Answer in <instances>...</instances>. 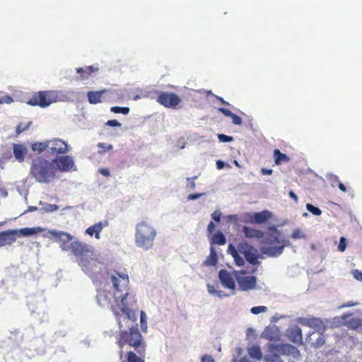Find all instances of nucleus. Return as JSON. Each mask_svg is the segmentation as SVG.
<instances>
[{
  "label": "nucleus",
  "mask_w": 362,
  "mask_h": 362,
  "mask_svg": "<svg viewBox=\"0 0 362 362\" xmlns=\"http://www.w3.org/2000/svg\"><path fill=\"white\" fill-rule=\"evenodd\" d=\"M338 187H339V189L341 190L342 192H346V188L343 183L339 182L338 185Z\"/></svg>",
  "instance_id": "obj_61"
},
{
  "label": "nucleus",
  "mask_w": 362,
  "mask_h": 362,
  "mask_svg": "<svg viewBox=\"0 0 362 362\" xmlns=\"http://www.w3.org/2000/svg\"><path fill=\"white\" fill-rule=\"evenodd\" d=\"M302 323L305 326L315 329L319 332H324L326 328L323 321L319 318H304Z\"/></svg>",
  "instance_id": "obj_18"
},
{
  "label": "nucleus",
  "mask_w": 362,
  "mask_h": 362,
  "mask_svg": "<svg viewBox=\"0 0 362 362\" xmlns=\"http://www.w3.org/2000/svg\"><path fill=\"white\" fill-rule=\"evenodd\" d=\"M49 206H50V208H51V209H50V211H56V210H57V209H58V208H59V207H58V206H57V205H55V204L49 205Z\"/></svg>",
  "instance_id": "obj_63"
},
{
  "label": "nucleus",
  "mask_w": 362,
  "mask_h": 362,
  "mask_svg": "<svg viewBox=\"0 0 362 362\" xmlns=\"http://www.w3.org/2000/svg\"><path fill=\"white\" fill-rule=\"evenodd\" d=\"M218 139L219 141L226 143V142H230L233 141V138L230 136H227L226 134H218Z\"/></svg>",
  "instance_id": "obj_43"
},
{
  "label": "nucleus",
  "mask_w": 362,
  "mask_h": 362,
  "mask_svg": "<svg viewBox=\"0 0 362 362\" xmlns=\"http://www.w3.org/2000/svg\"><path fill=\"white\" fill-rule=\"evenodd\" d=\"M306 209L309 212L315 216H320L322 214V211L319 208L313 206L311 204H307Z\"/></svg>",
  "instance_id": "obj_37"
},
{
  "label": "nucleus",
  "mask_w": 362,
  "mask_h": 362,
  "mask_svg": "<svg viewBox=\"0 0 362 362\" xmlns=\"http://www.w3.org/2000/svg\"><path fill=\"white\" fill-rule=\"evenodd\" d=\"M98 147L100 148H103L104 150V151H110V150L112 149V146L111 144H109L108 146H107L104 143H99Z\"/></svg>",
  "instance_id": "obj_54"
},
{
  "label": "nucleus",
  "mask_w": 362,
  "mask_h": 362,
  "mask_svg": "<svg viewBox=\"0 0 362 362\" xmlns=\"http://www.w3.org/2000/svg\"><path fill=\"white\" fill-rule=\"evenodd\" d=\"M107 278L110 279L112 287L117 293H121L119 297L113 296L110 291H100L97 295V300L100 306H106L111 304L110 309L116 317L119 327H123L122 325V316L126 317L135 322L137 319L136 312L130 309L128 300L136 303L134 296L128 292L129 279L127 274L120 272L116 269H109L106 272Z\"/></svg>",
  "instance_id": "obj_1"
},
{
  "label": "nucleus",
  "mask_w": 362,
  "mask_h": 362,
  "mask_svg": "<svg viewBox=\"0 0 362 362\" xmlns=\"http://www.w3.org/2000/svg\"><path fill=\"white\" fill-rule=\"evenodd\" d=\"M106 124L110 127H120L121 124L116 119H110L106 122Z\"/></svg>",
  "instance_id": "obj_53"
},
{
  "label": "nucleus",
  "mask_w": 362,
  "mask_h": 362,
  "mask_svg": "<svg viewBox=\"0 0 362 362\" xmlns=\"http://www.w3.org/2000/svg\"><path fill=\"white\" fill-rule=\"evenodd\" d=\"M269 230L270 232L264 238V243L268 245L262 247L261 252L268 257H276L283 253L285 247L291 244L289 240H279L281 233L275 226H270Z\"/></svg>",
  "instance_id": "obj_5"
},
{
  "label": "nucleus",
  "mask_w": 362,
  "mask_h": 362,
  "mask_svg": "<svg viewBox=\"0 0 362 362\" xmlns=\"http://www.w3.org/2000/svg\"><path fill=\"white\" fill-rule=\"evenodd\" d=\"M48 151L52 155L64 154L69 151L68 144L60 139L49 140Z\"/></svg>",
  "instance_id": "obj_12"
},
{
  "label": "nucleus",
  "mask_w": 362,
  "mask_h": 362,
  "mask_svg": "<svg viewBox=\"0 0 362 362\" xmlns=\"http://www.w3.org/2000/svg\"><path fill=\"white\" fill-rule=\"evenodd\" d=\"M57 98L58 94L55 90H40L35 93L27 101V104L45 108L57 102Z\"/></svg>",
  "instance_id": "obj_7"
},
{
  "label": "nucleus",
  "mask_w": 362,
  "mask_h": 362,
  "mask_svg": "<svg viewBox=\"0 0 362 362\" xmlns=\"http://www.w3.org/2000/svg\"><path fill=\"white\" fill-rule=\"evenodd\" d=\"M99 173L105 177L110 176V171L107 168H100Z\"/></svg>",
  "instance_id": "obj_56"
},
{
  "label": "nucleus",
  "mask_w": 362,
  "mask_h": 362,
  "mask_svg": "<svg viewBox=\"0 0 362 362\" xmlns=\"http://www.w3.org/2000/svg\"><path fill=\"white\" fill-rule=\"evenodd\" d=\"M219 279L223 286L227 288L234 289L235 283L232 274L226 269H222L218 272Z\"/></svg>",
  "instance_id": "obj_17"
},
{
  "label": "nucleus",
  "mask_w": 362,
  "mask_h": 362,
  "mask_svg": "<svg viewBox=\"0 0 362 362\" xmlns=\"http://www.w3.org/2000/svg\"><path fill=\"white\" fill-rule=\"evenodd\" d=\"M230 118L234 124L240 125L243 122L241 117L235 114H233Z\"/></svg>",
  "instance_id": "obj_48"
},
{
  "label": "nucleus",
  "mask_w": 362,
  "mask_h": 362,
  "mask_svg": "<svg viewBox=\"0 0 362 362\" xmlns=\"http://www.w3.org/2000/svg\"><path fill=\"white\" fill-rule=\"evenodd\" d=\"M271 344L268 345V353L264 356L267 362H284L281 358L280 354L274 349L271 348Z\"/></svg>",
  "instance_id": "obj_23"
},
{
  "label": "nucleus",
  "mask_w": 362,
  "mask_h": 362,
  "mask_svg": "<svg viewBox=\"0 0 362 362\" xmlns=\"http://www.w3.org/2000/svg\"><path fill=\"white\" fill-rule=\"evenodd\" d=\"M286 336L288 339L293 344H303V334L301 329L297 326H293L286 330Z\"/></svg>",
  "instance_id": "obj_16"
},
{
  "label": "nucleus",
  "mask_w": 362,
  "mask_h": 362,
  "mask_svg": "<svg viewBox=\"0 0 362 362\" xmlns=\"http://www.w3.org/2000/svg\"><path fill=\"white\" fill-rule=\"evenodd\" d=\"M202 194H190L188 195L187 199L189 200H195L198 198H199Z\"/></svg>",
  "instance_id": "obj_55"
},
{
  "label": "nucleus",
  "mask_w": 362,
  "mask_h": 362,
  "mask_svg": "<svg viewBox=\"0 0 362 362\" xmlns=\"http://www.w3.org/2000/svg\"><path fill=\"white\" fill-rule=\"evenodd\" d=\"M292 239L305 238V235L303 233L302 230L299 228L295 229L291 235Z\"/></svg>",
  "instance_id": "obj_40"
},
{
  "label": "nucleus",
  "mask_w": 362,
  "mask_h": 362,
  "mask_svg": "<svg viewBox=\"0 0 362 362\" xmlns=\"http://www.w3.org/2000/svg\"><path fill=\"white\" fill-rule=\"evenodd\" d=\"M51 234L56 240L60 243V247L62 250L71 252L76 257L78 264L82 259H85L87 257L93 255L91 246L88 245L78 240H73V236L64 232L52 231Z\"/></svg>",
  "instance_id": "obj_2"
},
{
  "label": "nucleus",
  "mask_w": 362,
  "mask_h": 362,
  "mask_svg": "<svg viewBox=\"0 0 362 362\" xmlns=\"http://www.w3.org/2000/svg\"><path fill=\"white\" fill-rule=\"evenodd\" d=\"M226 243V238L221 232L215 233L211 240V245H224Z\"/></svg>",
  "instance_id": "obj_31"
},
{
  "label": "nucleus",
  "mask_w": 362,
  "mask_h": 362,
  "mask_svg": "<svg viewBox=\"0 0 362 362\" xmlns=\"http://www.w3.org/2000/svg\"><path fill=\"white\" fill-rule=\"evenodd\" d=\"M346 247V239L344 237H341L339 244L338 245V250L341 252H344Z\"/></svg>",
  "instance_id": "obj_46"
},
{
  "label": "nucleus",
  "mask_w": 362,
  "mask_h": 362,
  "mask_svg": "<svg viewBox=\"0 0 362 362\" xmlns=\"http://www.w3.org/2000/svg\"><path fill=\"white\" fill-rule=\"evenodd\" d=\"M218 111L223 113L225 116L228 117H231L232 115L234 114L230 110L223 107L218 108Z\"/></svg>",
  "instance_id": "obj_50"
},
{
  "label": "nucleus",
  "mask_w": 362,
  "mask_h": 362,
  "mask_svg": "<svg viewBox=\"0 0 362 362\" xmlns=\"http://www.w3.org/2000/svg\"><path fill=\"white\" fill-rule=\"evenodd\" d=\"M218 262V256L215 251V249L213 247L210 248V254L209 257L206 259L204 262V264L207 267L215 266Z\"/></svg>",
  "instance_id": "obj_29"
},
{
  "label": "nucleus",
  "mask_w": 362,
  "mask_h": 362,
  "mask_svg": "<svg viewBox=\"0 0 362 362\" xmlns=\"http://www.w3.org/2000/svg\"><path fill=\"white\" fill-rule=\"evenodd\" d=\"M57 168L53 160L49 161L42 156L33 159L30 166V174L40 183H49L56 178Z\"/></svg>",
  "instance_id": "obj_4"
},
{
  "label": "nucleus",
  "mask_w": 362,
  "mask_h": 362,
  "mask_svg": "<svg viewBox=\"0 0 362 362\" xmlns=\"http://www.w3.org/2000/svg\"><path fill=\"white\" fill-rule=\"evenodd\" d=\"M272 172L273 171H272V169L262 168V170H261L262 174L264 175H272Z\"/></svg>",
  "instance_id": "obj_58"
},
{
  "label": "nucleus",
  "mask_w": 362,
  "mask_h": 362,
  "mask_svg": "<svg viewBox=\"0 0 362 362\" xmlns=\"http://www.w3.org/2000/svg\"><path fill=\"white\" fill-rule=\"evenodd\" d=\"M105 90L89 91L87 93L88 102L90 104H97L101 102V97Z\"/></svg>",
  "instance_id": "obj_28"
},
{
  "label": "nucleus",
  "mask_w": 362,
  "mask_h": 362,
  "mask_svg": "<svg viewBox=\"0 0 362 362\" xmlns=\"http://www.w3.org/2000/svg\"><path fill=\"white\" fill-rule=\"evenodd\" d=\"M211 217L212 218L216 221V222H219L220 220H221V213L220 211L218 210H216L215 211H214L211 214Z\"/></svg>",
  "instance_id": "obj_49"
},
{
  "label": "nucleus",
  "mask_w": 362,
  "mask_h": 362,
  "mask_svg": "<svg viewBox=\"0 0 362 362\" xmlns=\"http://www.w3.org/2000/svg\"><path fill=\"white\" fill-rule=\"evenodd\" d=\"M235 263L237 266L242 267L245 264V260L243 258L239 255V253L233 256Z\"/></svg>",
  "instance_id": "obj_42"
},
{
  "label": "nucleus",
  "mask_w": 362,
  "mask_h": 362,
  "mask_svg": "<svg viewBox=\"0 0 362 362\" xmlns=\"http://www.w3.org/2000/svg\"><path fill=\"white\" fill-rule=\"evenodd\" d=\"M202 362H215L211 355L205 354L202 357Z\"/></svg>",
  "instance_id": "obj_51"
},
{
  "label": "nucleus",
  "mask_w": 362,
  "mask_h": 362,
  "mask_svg": "<svg viewBox=\"0 0 362 362\" xmlns=\"http://www.w3.org/2000/svg\"><path fill=\"white\" fill-rule=\"evenodd\" d=\"M54 165H56L57 170L62 172H68L71 170L74 165L73 158L69 156H62L53 159Z\"/></svg>",
  "instance_id": "obj_13"
},
{
  "label": "nucleus",
  "mask_w": 362,
  "mask_h": 362,
  "mask_svg": "<svg viewBox=\"0 0 362 362\" xmlns=\"http://www.w3.org/2000/svg\"><path fill=\"white\" fill-rule=\"evenodd\" d=\"M13 152L15 158L19 162L24 161L25 158L28 153L27 148L21 144H14L13 146Z\"/></svg>",
  "instance_id": "obj_22"
},
{
  "label": "nucleus",
  "mask_w": 362,
  "mask_h": 362,
  "mask_svg": "<svg viewBox=\"0 0 362 362\" xmlns=\"http://www.w3.org/2000/svg\"><path fill=\"white\" fill-rule=\"evenodd\" d=\"M236 281L241 291H249L256 288L257 278L255 276H237Z\"/></svg>",
  "instance_id": "obj_15"
},
{
  "label": "nucleus",
  "mask_w": 362,
  "mask_h": 362,
  "mask_svg": "<svg viewBox=\"0 0 362 362\" xmlns=\"http://www.w3.org/2000/svg\"><path fill=\"white\" fill-rule=\"evenodd\" d=\"M49 141L44 142H35L32 144L31 148L33 151H36L38 153H41L45 150L48 149Z\"/></svg>",
  "instance_id": "obj_32"
},
{
  "label": "nucleus",
  "mask_w": 362,
  "mask_h": 362,
  "mask_svg": "<svg viewBox=\"0 0 362 362\" xmlns=\"http://www.w3.org/2000/svg\"><path fill=\"white\" fill-rule=\"evenodd\" d=\"M228 251L232 257L239 252L238 250H237L232 244L228 245Z\"/></svg>",
  "instance_id": "obj_52"
},
{
  "label": "nucleus",
  "mask_w": 362,
  "mask_h": 362,
  "mask_svg": "<svg viewBox=\"0 0 362 362\" xmlns=\"http://www.w3.org/2000/svg\"><path fill=\"white\" fill-rule=\"evenodd\" d=\"M16 230L18 232L17 235H21L23 236L31 235L36 233V230L35 228H24Z\"/></svg>",
  "instance_id": "obj_34"
},
{
  "label": "nucleus",
  "mask_w": 362,
  "mask_h": 362,
  "mask_svg": "<svg viewBox=\"0 0 362 362\" xmlns=\"http://www.w3.org/2000/svg\"><path fill=\"white\" fill-rule=\"evenodd\" d=\"M13 102V99L11 96L8 95H5L1 97H0V105L6 103V104H11Z\"/></svg>",
  "instance_id": "obj_44"
},
{
  "label": "nucleus",
  "mask_w": 362,
  "mask_h": 362,
  "mask_svg": "<svg viewBox=\"0 0 362 362\" xmlns=\"http://www.w3.org/2000/svg\"><path fill=\"white\" fill-rule=\"evenodd\" d=\"M261 337L269 341L278 342L281 339V332L277 326L269 325L264 328Z\"/></svg>",
  "instance_id": "obj_14"
},
{
  "label": "nucleus",
  "mask_w": 362,
  "mask_h": 362,
  "mask_svg": "<svg viewBox=\"0 0 362 362\" xmlns=\"http://www.w3.org/2000/svg\"><path fill=\"white\" fill-rule=\"evenodd\" d=\"M110 110H111V112L116 113V114L122 113L124 115H127L129 112V108L127 107H121L115 106V107H112Z\"/></svg>",
  "instance_id": "obj_35"
},
{
  "label": "nucleus",
  "mask_w": 362,
  "mask_h": 362,
  "mask_svg": "<svg viewBox=\"0 0 362 362\" xmlns=\"http://www.w3.org/2000/svg\"><path fill=\"white\" fill-rule=\"evenodd\" d=\"M108 225L107 221H105L104 222L100 221L98 223H96L93 224V226L88 227L86 233L88 234L90 236H93L97 239L100 238V233L103 229L104 227L107 226Z\"/></svg>",
  "instance_id": "obj_21"
},
{
  "label": "nucleus",
  "mask_w": 362,
  "mask_h": 362,
  "mask_svg": "<svg viewBox=\"0 0 362 362\" xmlns=\"http://www.w3.org/2000/svg\"><path fill=\"white\" fill-rule=\"evenodd\" d=\"M140 321H141V327L143 331H146L147 329V322H146V315L144 311L141 310L140 313Z\"/></svg>",
  "instance_id": "obj_39"
},
{
  "label": "nucleus",
  "mask_w": 362,
  "mask_h": 362,
  "mask_svg": "<svg viewBox=\"0 0 362 362\" xmlns=\"http://www.w3.org/2000/svg\"><path fill=\"white\" fill-rule=\"evenodd\" d=\"M76 72L81 75L80 79L85 80L88 79L92 73L98 71V69L95 68L93 66H86L85 68H76Z\"/></svg>",
  "instance_id": "obj_26"
},
{
  "label": "nucleus",
  "mask_w": 362,
  "mask_h": 362,
  "mask_svg": "<svg viewBox=\"0 0 362 362\" xmlns=\"http://www.w3.org/2000/svg\"><path fill=\"white\" fill-rule=\"evenodd\" d=\"M156 228L147 221H141L136 226L135 244L144 250H148L153 246L156 236Z\"/></svg>",
  "instance_id": "obj_6"
},
{
  "label": "nucleus",
  "mask_w": 362,
  "mask_h": 362,
  "mask_svg": "<svg viewBox=\"0 0 362 362\" xmlns=\"http://www.w3.org/2000/svg\"><path fill=\"white\" fill-rule=\"evenodd\" d=\"M272 217V214L267 210L256 212L253 215V222L262 224L267 222Z\"/></svg>",
  "instance_id": "obj_25"
},
{
  "label": "nucleus",
  "mask_w": 362,
  "mask_h": 362,
  "mask_svg": "<svg viewBox=\"0 0 362 362\" xmlns=\"http://www.w3.org/2000/svg\"><path fill=\"white\" fill-rule=\"evenodd\" d=\"M239 252L244 255L245 259L251 264L256 265L259 264V257L257 250L247 243H240L238 245Z\"/></svg>",
  "instance_id": "obj_9"
},
{
  "label": "nucleus",
  "mask_w": 362,
  "mask_h": 362,
  "mask_svg": "<svg viewBox=\"0 0 362 362\" xmlns=\"http://www.w3.org/2000/svg\"><path fill=\"white\" fill-rule=\"evenodd\" d=\"M140 355L137 356L136 354L132 351L127 353L126 358L127 362H145Z\"/></svg>",
  "instance_id": "obj_33"
},
{
  "label": "nucleus",
  "mask_w": 362,
  "mask_h": 362,
  "mask_svg": "<svg viewBox=\"0 0 362 362\" xmlns=\"http://www.w3.org/2000/svg\"><path fill=\"white\" fill-rule=\"evenodd\" d=\"M101 264L102 263L94 257V255L79 262V266L88 275L98 272L101 269Z\"/></svg>",
  "instance_id": "obj_10"
},
{
  "label": "nucleus",
  "mask_w": 362,
  "mask_h": 362,
  "mask_svg": "<svg viewBox=\"0 0 362 362\" xmlns=\"http://www.w3.org/2000/svg\"><path fill=\"white\" fill-rule=\"evenodd\" d=\"M356 305V303H352V302H348V303H346V304L343 305H342V307H343V308H344V307H351V306H353V305Z\"/></svg>",
  "instance_id": "obj_64"
},
{
  "label": "nucleus",
  "mask_w": 362,
  "mask_h": 362,
  "mask_svg": "<svg viewBox=\"0 0 362 362\" xmlns=\"http://www.w3.org/2000/svg\"><path fill=\"white\" fill-rule=\"evenodd\" d=\"M267 310L266 306H255L251 308V313L255 315H257L262 313H265Z\"/></svg>",
  "instance_id": "obj_41"
},
{
  "label": "nucleus",
  "mask_w": 362,
  "mask_h": 362,
  "mask_svg": "<svg viewBox=\"0 0 362 362\" xmlns=\"http://www.w3.org/2000/svg\"><path fill=\"white\" fill-rule=\"evenodd\" d=\"M274 163L276 165H281L282 163H288L290 160L289 157L280 151L279 149L274 151Z\"/></svg>",
  "instance_id": "obj_27"
},
{
  "label": "nucleus",
  "mask_w": 362,
  "mask_h": 362,
  "mask_svg": "<svg viewBox=\"0 0 362 362\" xmlns=\"http://www.w3.org/2000/svg\"><path fill=\"white\" fill-rule=\"evenodd\" d=\"M243 232L246 238L261 239L264 238V233L262 230H257L250 227L244 226Z\"/></svg>",
  "instance_id": "obj_24"
},
{
  "label": "nucleus",
  "mask_w": 362,
  "mask_h": 362,
  "mask_svg": "<svg viewBox=\"0 0 362 362\" xmlns=\"http://www.w3.org/2000/svg\"><path fill=\"white\" fill-rule=\"evenodd\" d=\"M37 209V206H28V209L25 212L34 211H36Z\"/></svg>",
  "instance_id": "obj_62"
},
{
  "label": "nucleus",
  "mask_w": 362,
  "mask_h": 362,
  "mask_svg": "<svg viewBox=\"0 0 362 362\" xmlns=\"http://www.w3.org/2000/svg\"><path fill=\"white\" fill-rule=\"evenodd\" d=\"M31 122H28L27 124H23V123H20L17 127H16V135H19L21 134L23 132L27 130L30 124H31Z\"/></svg>",
  "instance_id": "obj_38"
},
{
  "label": "nucleus",
  "mask_w": 362,
  "mask_h": 362,
  "mask_svg": "<svg viewBox=\"0 0 362 362\" xmlns=\"http://www.w3.org/2000/svg\"><path fill=\"white\" fill-rule=\"evenodd\" d=\"M341 319L344 325L350 329H356L362 325V320L359 317H352L351 313L343 315Z\"/></svg>",
  "instance_id": "obj_19"
},
{
  "label": "nucleus",
  "mask_w": 362,
  "mask_h": 362,
  "mask_svg": "<svg viewBox=\"0 0 362 362\" xmlns=\"http://www.w3.org/2000/svg\"><path fill=\"white\" fill-rule=\"evenodd\" d=\"M18 232L11 230L0 233V247L6 245H11L16 241V235Z\"/></svg>",
  "instance_id": "obj_20"
},
{
  "label": "nucleus",
  "mask_w": 362,
  "mask_h": 362,
  "mask_svg": "<svg viewBox=\"0 0 362 362\" xmlns=\"http://www.w3.org/2000/svg\"><path fill=\"white\" fill-rule=\"evenodd\" d=\"M323 332H320L319 337L316 339L315 342L313 343V346L315 349H318L324 345L325 343V337L322 334Z\"/></svg>",
  "instance_id": "obj_36"
},
{
  "label": "nucleus",
  "mask_w": 362,
  "mask_h": 362,
  "mask_svg": "<svg viewBox=\"0 0 362 362\" xmlns=\"http://www.w3.org/2000/svg\"><path fill=\"white\" fill-rule=\"evenodd\" d=\"M289 196H290L291 198H292L294 200V202L296 203L298 202V197H297V195L293 191H290L289 192Z\"/></svg>",
  "instance_id": "obj_60"
},
{
  "label": "nucleus",
  "mask_w": 362,
  "mask_h": 362,
  "mask_svg": "<svg viewBox=\"0 0 362 362\" xmlns=\"http://www.w3.org/2000/svg\"><path fill=\"white\" fill-rule=\"evenodd\" d=\"M351 274L356 280L362 281V272L358 269H353Z\"/></svg>",
  "instance_id": "obj_45"
},
{
  "label": "nucleus",
  "mask_w": 362,
  "mask_h": 362,
  "mask_svg": "<svg viewBox=\"0 0 362 362\" xmlns=\"http://www.w3.org/2000/svg\"><path fill=\"white\" fill-rule=\"evenodd\" d=\"M117 344L119 347V358L124 355V347L128 345L134 348L141 356H144L146 344L143 337L137 327H131L128 331L120 330L116 337Z\"/></svg>",
  "instance_id": "obj_3"
},
{
  "label": "nucleus",
  "mask_w": 362,
  "mask_h": 362,
  "mask_svg": "<svg viewBox=\"0 0 362 362\" xmlns=\"http://www.w3.org/2000/svg\"><path fill=\"white\" fill-rule=\"evenodd\" d=\"M156 101L165 107L176 109L182 100L175 93L159 91L157 93Z\"/></svg>",
  "instance_id": "obj_8"
},
{
  "label": "nucleus",
  "mask_w": 362,
  "mask_h": 362,
  "mask_svg": "<svg viewBox=\"0 0 362 362\" xmlns=\"http://www.w3.org/2000/svg\"><path fill=\"white\" fill-rule=\"evenodd\" d=\"M271 348L276 349L281 355L299 359L300 358V351L293 345L290 344H272Z\"/></svg>",
  "instance_id": "obj_11"
},
{
  "label": "nucleus",
  "mask_w": 362,
  "mask_h": 362,
  "mask_svg": "<svg viewBox=\"0 0 362 362\" xmlns=\"http://www.w3.org/2000/svg\"><path fill=\"white\" fill-rule=\"evenodd\" d=\"M207 287H208V291L209 293L214 294V295H217L220 297L222 296V291H216L215 288H214V286L211 285H209V284H208Z\"/></svg>",
  "instance_id": "obj_47"
},
{
  "label": "nucleus",
  "mask_w": 362,
  "mask_h": 362,
  "mask_svg": "<svg viewBox=\"0 0 362 362\" xmlns=\"http://www.w3.org/2000/svg\"><path fill=\"white\" fill-rule=\"evenodd\" d=\"M224 165H225V163L223 161H222L221 160L216 161V167L218 169L220 170V169L223 168Z\"/></svg>",
  "instance_id": "obj_59"
},
{
  "label": "nucleus",
  "mask_w": 362,
  "mask_h": 362,
  "mask_svg": "<svg viewBox=\"0 0 362 362\" xmlns=\"http://www.w3.org/2000/svg\"><path fill=\"white\" fill-rule=\"evenodd\" d=\"M248 354L252 358L261 360L262 358V352L260 347L257 345H253L248 349Z\"/></svg>",
  "instance_id": "obj_30"
},
{
  "label": "nucleus",
  "mask_w": 362,
  "mask_h": 362,
  "mask_svg": "<svg viewBox=\"0 0 362 362\" xmlns=\"http://www.w3.org/2000/svg\"><path fill=\"white\" fill-rule=\"evenodd\" d=\"M214 229H215V225L212 221H211L209 223L208 227H207V230H208L209 233H212L214 232Z\"/></svg>",
  "instance_id": "obj_57"
}]
</instances>
